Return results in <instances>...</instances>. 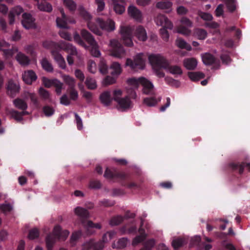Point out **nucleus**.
<instances>
[{"label": "nucleus", "mask_w": 250, "mask_h": 250, "mask_svg": "<svg viewBox=\"0 0 250 250\" xmlns=\"http://www.w3.org/2000/svg\"><path fill=\"white\" fill-rule=\"evenodd\" d=\"M42 45L44 48L51 50V54L57 62L64 59L60 53L62 50L69 53L72 55L77 54L76 48L74 46L62 41L58 42L52 41H45L43 42Z\"/></svg>", "instance_id": "obj_1"}, {"label": "nucleus", "mask_w": 250, "mask_h": 250, "mask_svg": "<svg viewBox=\"0 0 250 250\" xmlns=\"http://www.w3.org/2000/svg\"><path fill=\"white\" fill-rule=\"evenodd\" d=\"M104 176L106 179H118L122 186L128 188L138 189L140 188V185L133 181L130 174L119 171L115 168L109 169L107 167Z\"/></svg>", "instance_id": "obj_2"}, {"label": "nucleus", "mask_w": 250, "mask_h": 250, "mask_svg": "<svg viewBox=\"0 0 250 250\" xmlns=\"http://www.w3.org/2000/svg\"><path fill=\"white\" fill-rule=\"evenodd\" d=\"M96 21V23L88 21L87 26L92 32L97 35H102L101 30L112 31L115 29V22L111 20L104 21L101 18H97Z\"/></svg>", "instance_id": "obj_3"}, {"label": "nucleus", "mask_w": 250, "mask_h": 250, "mask_svg": "<svg viewBox=\"0 0 250 250\" xmlns=\"http://www.w3.org/2000/svg\"><path fill=\"white\" fill-rule=\"evenodd\" d=\"M69 234L67 230H62L61 227L56 226L53 232L48 234L45 238V244L47 250H52L57 240H65Z\"/></svg>", "instance_id": "obj_4"}, {"label": "nucleus", "mask_w": 250, "mask_h": 250, "mask_svg": "<svg viewBox=\"0 0 250 250\" xmlns=\"http://www.w3.org/2000/svg\"><path fill=\"white\" fill-rule=\"evenodd\" d=\"M128 84L137 88L139 84L143 86V93L146 95H152L154 86L151 82L144 77L138 79L133 78L127 80Z\"/></svg>", "instance_id": "obj_5"}, {"label": "nucleus", "mask_w": 250, "mask_h": 250, "mask_svg": "<svg viewBox=\"0 0 250 250\" xmlns=\"http://www.w3.org/2000/svg\"><path fill=\"white\" fill-rule=\"evenodd\" d=\"M75 212L76 214L81 217L82 224L86 228H96L98 229L101 228V225L100 224H95L91 221L86 220L89 216V212L86 209L78 207L75 208Z\"/></svg>", "instance_id": "obj_6"}, {"label": "nucleus", "mask_w": 250, "mask_h": 250, "mask_svg": "<svg viewBox=\"0 0 250 250\" xmlns=\"http://www.w3.org/2000/svg\"><path fill=\"white\" fill-rule=\"evenodd\" d=\"M14 104L18 109L22 110L21 112H19L15 110L11 111L10 114L12 118L15 119L16 121L20 122L23 120L22 117L28 114V112L25 111L27 108V104L23 100L17 98L13 101Z\"/></svg>", "instance_id": "obj_7"}, {"label": "nucleus", "mask_w": 250, "mask_h": 250, "mask_svg": "<svg viewBox=\"0 0 250 250\" xmlns=\"http://www.w3.org/2000/svg\"><path fill=\"white\" fill-rule=\"evenodd\" d=\"M82 38L91 46V54L95 57H99L100 56V52L98 49V46L93 36L86 30L83 29L81 32Z\"/></svg>", "instance_id": "obj_8"}, {"label": "nucleus", "mask_w": 250, "mask_h": 250, "mask_svg": "<svg viewBox=\"0 0 250 250\" xmlns=\"http://www.w3.org/2000/svg\"><path fill=\"white\" fill-rule=\"evenodd\" d=\"M148 60L153 68L167 67L168 61L160 54H151L148 57Z\"/></svg>", "instance_id": "obj_9"}, {"label": "nucleus", "mask_w": 250, "mask_h": 250, "mask_svg": "<svg viewBox=\"0 0 250 250\" xmlns=\"http://www.w3.org/2000/svg\"><path fill=\"white\" fill-rule=\"evenodd\" d=\"M132 32L133 29L129 26H120V33L121 39L124 44L128 47H131L133 44L132 40Z\"/></svg>", "instance_id": "obj_10"}, {"label": "nucleus", "mask_w": 250, "mask_h": 250, "mask_svg": "<svg viewBox=\"0 0 250 250\" xmlns=\"http://www.w3.org/2000/svg\"><path fill=\"white\" fill-rule=\"evenodd\" d=\"M111 54L112 56L120 58L125 55V51L121 43L117 40H111L110 42Z\"/></svg>", "instance_id": "obj_11"}, {"label": "nucleus", "mask_w": 250, "mask_h": 250, "mask_svg": "<svg viewBox=\"0 0 250 250\" xmlns=\"http://www.w3.org/2000/svg\"><path fill=\"white\" fill-rule=\"evenodd\" d=\"M142 56L143 54H138L135 56L133 61L130 59H127L126 61V65L135 70L143 69L145 64Z\"/></svg>", "instance_id": "obj_12"}, {"label": "nucleus", "mask_w": 250, "mask_h": 250, "mask_svg": "<svg viewBox=\"0 0 250 250\" xmlns=\"http://www.w3.org/2000/svg\"><path fill=\"white\" fill-rule=\"evenodd\" d=\"M6 89L7 94L14 98L20 92L21 86L18 81L10 79L6 83Z\"/></svg>", "instance_id": "obj_13"}, {"label": "nucleus", "mask_w": 250, "mask_h": 250, "mask_svg": "<svg viewBox=\"0 0 250 250\" xmlns=\"http://www.w3.org/2000/svg\"><path fill=\"white\" fill-rule=\"evenodd\" d=\"M141 219V224L140 228L138 229V232L139 233V235H137L132 241V245L134 246H136L138 245L139 243H141L145 241L146 239L147 234L146 233L145 230L143 228L144 225V219L142 217L140 218Z\"/></svg>", "instance_id": "obj_14"}, {"label": "nucleus", "mask_w": 250, "mask_h": 250, "mask_svg": "<svg viewBox=\"0 0 250 250\" xmlns=\"http://www.w3.org/2000/svg\"><path fill=\"white\" fill-rule=\"evenodd\" d=\"M155 21L157 25L162 26V28L166 27L171 29L173 27L172 23L169 21L167 17L163 15H158L155 19Z\"/></svg>", "instance_id": "obj_15"}, {"label": "nucleus", "mask_w": 250, "mask_h": 250, "mask_svg": "<svg viewBox=\"0 0 250 250\" xmlns=\"http://www.w3.org/2000/svg\"><path fill=\"white\" fill-rule=\"evenodd\" d=\"M23 20L21 21L23 26L26 29L33 28L35 26V19L32 15L27 13H24L22 14Z\"/></svg>", "instance_id": "obj_16"}, {"label": "nucleus", "mask_w": 250, "mask_h": 250, "mask_svg": "<svg viewBox=\"0 0 250 250\" xmlns=\"http://www.w3.org/2000/svg\"><path fill=\"white\" fill-rule=\"evenodd\" d=\"M91 249L102 250L103 249V245L101 242H97L93 239H90L83 245L82 250H90Z\"/></svg>", "instance_id": "obj_17"}, {"label": "nucleus", "mask_w": 250, "mask_h": 250, "mask_svg": "<svg viewBox=\"0 0 250 250\" xmlns=\"http://www.w3.org/2000/svg\"><path fill=\"white\" fill-rule=\"evenodd\" d=\"M202 61L204 64L207 65H210L214 64L215 69H217L219 65V61L217 60L216 58L211 54L206 53L202 56Z\"/></svg>", "instance_id": "obj_18"}, {"label": "nucleus", "mask_w": 250, "mask_h": 250, "mask_svg": "<svg viewBox=\"0 0 250 250\" xmlns=\"http://www.w3.org/2000/svg\"><path fill=\"white\" fill-rule=\"evenodd\" d=\"M37 79L36 73L32 70L25 71L22 75L23 81L27 84H31Z\"/></svg>", "instance_id": "obj_19"}, {"label": "nucleus", "mask_w": 250, "mask_h": 250, "mask_svg": "<svg viewBox=\"0 0 250 250\" xmlns=\"http://www.w3.org/2000/svg\"><path fill=\"white\" fill-rule=\"evenodd\" d=\"M5 43H6L5 42H0V50L3 52V56L5 59L12 57L14 54L18 52V48L15 46H13L11 49H2L1 47L4 46Z\"/></svg>", "instance_id": "obj_20"}, {"label": "nucleus", "mask_w": 250, "mask_h": 250, "mask_svg": "<svg viewBox=\"0 0 250 250\" xmlns=\"http://www.w3.org/2000/svg\"><path fill=\"white\" fill-rule=\"evenodd\" d=\"M134 33L135 36L140 41L145 42L147 38L146 31L144 27L141 25H139L136 28Z\"/></svg>", "instance_id": "obj_21"}, {"label": "nucleus", "mask_w": 250, "mask_h": 250, "mask_svg": "<svg viewBox=\"0 0 250 250\" xmlns=\"http://www.w3.org/2000/svg\"><path fill=\"white\" fill-rule=\"evenodd\" d=\"M100 100L104 105H109L113 101V99L111 96L110 92L109 91H105L101 93L100 96Z\"/></svg>", "instance_id": "obj_22"}, {"label": "nucleus", "mask_w": 250, "mask_h": 250, "mask_svg": "<svg viewBox=\"0 0 250 250\" xmlns=\"http://www.w3.org/2000/svg\"><path fill=\"white\" fill-rule=\"evenodd\" d=\"M117 103L120 107L123 109H126L132 107V102L128 96L120 98Z\"/></svg>", "instance_id": "obj_23"}, {"label": "nucleus", "mask_w": 250, "mask_h": 250, "mask_svg": "<svg viewBox=\"0 0 250 250\" xmlns=\"http://www.w3.org/2000/svg\"><path fill=\"white\" fill-rule=\"evenodd\" d=\"M110 73L113 76L117 77L122 72V68L120 63L117 62H113L109 68Z\"/></svg>", "instance_id": "obj_24"}, {"label": "nucleus", "mask_w": 250, "mask_h": 250, "mask_svg": "<svg viewBox=\"0 0 250 250\" xmlns=\"http://www.w3.org/2000/svg\"><path fill=\"white\" fill-rule=\"evenodd\" d=\"M128 12L131 17L136 20H140L141 19V12L136 7L134 6H130L128 8Z\"/></svg>", "instance_id": "obj_25"}, {"label": "nucleus", "mask_w": 250, "mask_h": 250, "mask_svg": "<svg viewBox=\"0 0 250 250\" xmlns=\"http://www.w3.org/2000/svg\"><path fill=\"white\" fill-rule=\"evenodd\" d=\"M247 167L248 170L250 172V162H238L235 163V172H237L240 175L243 173L244 168Z\"/></svg>", "instance_id": "obj_26"}, {"label": "nucleus", "mask_w": 250, "mask_h": 250, "mask_svg": "<svg viewBox=\"0 0 250 250\" xmlns=\"http://www.w3.org/2000/svg\"><path fill=\"white\" fill-rule=\"evenodd\" d=\"M183 64L187 69L193 70L197 66V62L194 58L186 59L184 60Z\"/></svg>", "instance_id": "obj_27"}, {"label": "nucleus", "mask_w": 250, "mask_h": 250, "mask_svg": "<svg viewBox=\"0 0 250 250\" xmlns=\"http://www.w3.org/2000/svg\"><path fill=\"white\" fill-rule=\"evenodd\" d=\"M62 18L61 19L60 18L58 17L56 19V23L58 27L61 28H67V17L65 15L63 10L62 9L60 11Z\"/></svg>", "instance_id": "obj_28"}, {"label": "nucleus", "mask_w": 250, "mask_h": 250, "mask_svg": "<svg viewBox=\"0 0 250 250\" xmlns=\"http://www.w3.org/2000/svg\"><path fill=\"white\" fill-rule=\"evenodd\" d=\"M115 234L116 232L114 231H107L103 235L102 239L97 241V242H101L103 245L104 249L105 244L108 242L111 239H112Z\"/></svg>", "instance_id": "obj_29"}, {"label": "nucleus", "mask_w": 250, "mask_h": 250, "mask_svg": "<svg viewBox=\"0 0 250 250\" xmlns=\"http://www.w3.org/2000/svg\"><path fill=\"white\" fill-rule=\"evenodd\" d=\"M165 69L168 70L171 74L173 75H181L183 74V71L180 66L176 65H170L168 62L167 67Z\"/></svg>", "instance_id": "obj_30"}, {"label": "nucleus", "mask_w": 250, "mask_h": 250, "mask_svg": "<svg viewBox=\"0 0 250 250\" xmlns=\"http://www.w3.org/2000/svg\"><path fill=\"white\" fill-rule=\"evenodd\" d=\"M16 58L17 61L21 65H23L28 64L30 62L29 58L21 52H19L17 54Z\"/></svg>", "instance_id": "obj_31"}, {"label": "nucleus", "mask_w": 250, "mask_h": 250, "mask_svg": "<svg viewBox=\"0 0 250 250\" xmlns=\"http://www.w3.org/2000/svg\"><path fill=\"white\" fill-rule=\"evenodd\" d=\"M188 76L192 81H198L200 79H204L205 74L201 72H189Z\"/></svg>", "instance_id": "obj_32"}, {"label": "nucleus", "mask_w": 250, "mask_h": 250, "mask_svg": "<svg viewBox=\"0 0 250 250\" xmlns=\"http://www.w3.org/2000/svg\"><path fill=\"white\" fill-rule=\"evenodd\" d=\"M124 220V217L122 215L113 216L109 220V224L111 226H118L121 224Z\"/></svg>", "instance_id": "obj_33"}, {"label": "nucleus", "mask_w": 250, "mask_h": 250, "mask_svg": "<svg viewBox=\"0 0 250 250\" xmlns=\"http://www.w3.org/2000/svg\"><path fill=\"white\" fill-rule=\"evenodd\" d=\"M39 94L41 98L45 101L50 102L51 96L48 91L45 89L43 87H40L39 89Z\"/></svg>", "instance_id": "obj_34"}, {"label": "nucleus", "mask_w": 250, "mask_h": 250, "mask_svg": "<svg viewBox=\"0 0 250 250\" xmlns=\"http://www.w3.org/2000/svg\"><path fill=\"white\" fill-rule=\"evenodd\" d=\"M176 44L177 46L181 49H186L188 51L191 50V47L190 44H188L182 38H178L176 40Z\"/></svg>", "instance_id": "obj_35"}, {"label": "nucleus", "mask_w": 250, "mask_h": 250, "mask_svg": "<svg viewBox=\"0 0 250 250\" xmlns=\"http://www.w3.org/2000/svg\"><path fill=\"white\" fill-rule=\"evenodd\" d=\"M120 231L122 234H136L137 233V227L135 226H132L128 228L126 225H125L121 228Z\"/></svg>", "instance_id": "obj_36"}, {"label": "nucleus", "mask_w": 250, "mask_h": 250, "mask_svg": "<svg viewBox=\"0 0 250 250\" xmlns=\"http://www.w3.org/2000/svg\"><path fill=\"white\" fill-rule=\"evenodd\" d=\"M160 101V98L157 99L154 97H147L144 99V103L148 106H153L157 104Z\"/></svg>", "instance_id": "obj_37"}, {"label": "nucleus", "mask_w": 250, "mask_h": 250, "mask_svg": "<svg viewBox=\"0 0 250 250\" xmlns=\"http://www.w3.org/2000/svg\"><path fill=\"white\" fill-rule=\"evenodd\" d=\"M42 66L44 70L48 72H51L53 70L51 63L46 58H43L41 61Z\"/></svg>", "instance_id": "obj_38"}, {"label": "nucleus", "mask_w": 250, "mask_h": 250, "mask_svg": "<svg viewBox=\"0 0 250 250\" xmlns=\"http://www.w3.org/2000/svg\"><path fill=\"white\" fill-rule=\"evenodd\" d=\"M172 246L175 250H178L179 248L183 247L185 244V239L182 238H177L172 242Z\"/></svg>", "instance_id": "obj_39"}, {"label": "nucleus", "mask_w": 250, "mask_h": 250, "mask_svg": "<svg viewBox=\"0 0 250 250\" xmlns=\"http://www.w3.org/2000/svg\"><path fill=\"white\" fill-rule=\"evenodd\" d=\"M156 6L158 8L169 11L172 6V3L169 1H160L157 3Z\"/></svg>", "instance_id": "obj_40"}, {"label": "nucleus", "mask_w": 250, "mask_h": 250, "mask_svg": "<svg viewBox=\"0 0 250 250\" xmlns=\"http://www.w3.org/2000/svg\"><path fill=\"white\" fill-rule=\"evenodd\" d=\"M63 80L65 83L68 85L69 89L73 88L75 87L76 82L73 78L65 75L63 76Z\"/></svg>", "instance_id": "obj_41"}, {"label": "nucleus", "mask_w": 250, "mask_h": 250, "mask_svg": "<svg viewBox=\"0 0 250 250\" xmlns=\"http://www.w3.org/2000/svg\"><path fill=\"white\" fill-rule=\"evenodd\" d=\"M85 83L87 88L89 89H94L97 87L95 80L90 77L86 78Z\"/></svg>", "instance_id": "obj_42"}, {"label": "nucleus", "mask_w": 250, "mask_h": 250, "mask_svg": "<svg viewBox=\"0 0 250 250\" xmlns=\"http://www.w3.org/2000/svg\"><path fill=\"white\" fill-rule=\"evenodd\" d=\"M195 34L199 40H204L207 36V31L201 28H197L195 30Z\"/></svg>", "instance_id": "obj_43"}, {"label": "nucleus", "mask_w": 250, "mask_h": 250, "mask_svg": "<svg viewBox=\"0 0 250 250\" xmlns=\"http://www.w3.org/2000/svg\"><path fill=\"white\" fill-rule=\"evenodd\" d=\"M53 86L55 87V91L58 95H61L63 83L57 79H55Z\"/></svg>", "instance_id": "obj_44"}, {"label": "nucleus", "mask_w": 250, "mask_h": 250, "mask_svg": "<svg viewBox=\"0 0 250 250\" xmlns=\"http://www.w3.org/2000/svg\"><path fill=\"white\" fill-rule=\"evenodd\" d=\"M42 111L46 117H50L55 113V109L51 106L45 105L42 107Z\"/></svg>", "instance_id": "obj_45"}, {"label": "nucleus", "mask_w": 250, "mask_h": 250, "mask_svg": "<svg viewBox=\"0 0 250 250\" xmlns=\"http://www.w3.org/2000/svg\"><path fill=\"white\" fill-rule=\"evenodd\" d=\"M81 235L82 232L81 230L75 231L72 233L70 239V243L72 246L75 245L76 241L81 236Z\"/></svg>", "instance_id": "obj_46"}, {"label": "nucleus", "mask_w": 250, "mask_h": 250, "mask_svg": "<svg viewBox=\"0 0 250 250\" xmlns=\"http://www.w3.org/2000/svg\"><path fill=\"white\" fill-rule=\"evenodd\" d=\"M64 5L71 11H74L76 9V4L72 0H64Z\"/></svg>", "instance_id": "obj_47"}, {"label": "nucleus", "mask_w": 250, "mask_h": 250, "mask_svg": "<svg viewBox=\"0 0 250 250\" xmlns=\"http://www.w3.org/2000/svg\"><path fill=\"white\" fill-rule=\"evenodd\" d=\"M40 231L37 228H33L29 230L28 237L29 239L33 240L39 237Z\"/></svg>", "instance_id": "obj_48"}, {"label": "nucleus", "mask_w": 250, "mask_h": 250, "mask_svg": "<svg viewBox=\"0 0 250 250\" xmlns=\"http://www.w3.org/2000/svg\"><path fill=\"white\" fill-rule=\"evenodd\" d=\"M155 245V242L153 239H149L144 244V247L140 250H151Z\"/></svg>", "instance_id": "obj_49"}, {"label": "nucleus", "mask_w": 250, "mask_h": 250, "mask_svg": "<svg viewBox=\"0 0 250 250\" xmlns=\"http://www.w3.org/2000/svg\"><path fill=\"white\" fill-rule=\"evenodd\" d=\"M177 32L184 35H188L191 31L188 27L180 25L177 27Z\"/></svg>", "instance_id": "obj_50"}, {"label": "nucleus", "mask_w": 250, "mask_h": 250, "mask_svg": "<svg viewBox=\"0 0 250 250\" xmlns=\"http://www.w3.org/2000/svg\"><path fill=\"white\" fill-rule=\"evenodd\" d=\"M165 80L167 83L171 86H174L175 87H178L180 84L179 81L175 80L171 77H167L165 78Z\"/></svg>", "instance_id": "obj_51"}, {"label": "nucleus", "mask_w": 250, "mask_h": 250, "mask_svg": "<svg viewBox=\"0 0 250 250\" xmlns=\"http://www.w3.org/2000/svg\"><path fill=\"white\" fill-rule=\"evenodd\" d=\"M79 11L80 15L83 19L87 21L90 20L91 18V15L83 7H80Z\"/></svg>", "instance_id": "obj_52"}, {"label": "nucleus", "mask_w": 250, "mask_h": 250, "mask_svg": "<svg viewBox=\"0 0 250 250\" xmlns=\"http://www.w3.org/2000/svg\"><path fill=\"white\" fill-rule=\"evenodd\" d=\"M99 70L103 74H106L108 72V66L104 60H101L99 63Z\"/></svg>", "instance_id": "obj_53"}, {"label": "nucleus", "mask_w": 250, "mask_h": 250, "mask_svg": "<svg viewBox=\"0 0 250 250\" xmlns=\"http://www.w3.org/2000/svg\"><path fill=\"white\" fill-rule=\"evenodd\" d=\"M224 5L219 4L215 10V15L217 17H223L224 16Z\"/></svg>", "instance_id": "obj_54"}, {"label": "nucleus", "mask_w": 250, "mask_h": 250, "mask_svg": "<svg viewBox=\"0 0 250 250\" xmlns=\"http://www.w3.org/2000/svg\"><path fill=\"white\" fill-rule=\"evenodd\" d=\"M167 29V28L164 27L161 28L160 29V33L161 37L165 41H167L169 39V34Z\"/></svg>", "instance_id": "obj_55"}, {"label": "nucleus", "mask_w": 250, "mask_h": 250, "mask_svg": "<svg viewBox=\"0 0 250 250\" xmlns=\"http://www.w3.org/2000/svg\"><path fill=\"white\" fill-rule=\"evenodd\" d=\"M28 94L29 98L34 105L36 107H39L40 105V102L37 95L35 93H30Z\"/></svg>", "instance_id": "obj_56"}, {"label": "nucleus", "mask_w": 250, "mask_h": 250, "mask_svg": "<svg viewBox=\"0 0 250 250\" xmlns=\"http://www.w3.org/2000/svg\"><path fill=\"white\" fill-rule=\"evenodd\" d=\"M228 11L232 12L234 11V0H225Z\"/></svg>", "instance_id": "obj_57"}, {"label": "nucleus", "mask_w": 250, "mask_h": 250, "mask_svg": "<svg viewBox=\"0 0 250 250\" xmlns=\"http://www.w3.org/2000/svg\"><path fill=\"white\" fill-rule=\"evenodd\" d=\"M199 16L204 21H211L213 19L212 16L208 13L200 12Z\"/></svg>", "instance_id": "obj_58"}, {"label": "nucleus", "mask_w": 250, "mask_h": 250, "mask_svg": "<svg viewBox=\"0 0 250 250\" xmlns=\"http://www.w3.org/2000/svg\"><path fill=\"white\" fill-rule=\"evenodd\" d=\"M59 35L61 38L66 40L71 41L72 40V37L71 35L65 30H60L59 32Z\"/></svg>", "instance_id": "obj_59"}, {"label": "nucleus", "mask_w": 250, "mask_h": 250, "mask_svg": "<svg viewBox=\"0 0 250 250\" xmlns=\"http://www.w3.org/2000/svg\"><path fill=\"white\" fill-rule=\"evenodd\" d=\"M96 63L94 61H89L87 63V69L91 73H95L96 70Z\"/></svg>", "instance_id": "obj_60"}, {"label": "nucleus", "mask_w": 250, "mask_h": 250, "mask_svg": "<svg viewBox=\"0 0 250 250\" xmlns=\"http://www.w3.org/2000/svg\"><path fill=\"white\" fill-rule=\"evenodd\" d=\"M69 90V95L71 100L76 101L78 97V93L75 89V87L73 88H70Z\"/></svg>", "instance_id": "obj_61"}, {"label": "nucleus", "mask_w": 250, "mask_h": 250, "mask_svg": "<svg viewBox=\"0 0 250 250\" xmlns=\"http://www.w3.org/2000/svg\"><path fill=\"white\" fill-rule=\"evenodd\" d=\"M89 186L92 188L99 189L101 188L102 184L98 180H91L89 183Z\"/></svg>", "instance_id": "obj_62"}, {"label": "nucleus", "mask_w": 250, "mask_h": 250, "mask_svg": "<svg viewBox=\"0 0 250 250\" xmlns=\"http://www.w3.org/2000/svg\"><path fill=\"white\" fill-rule=\"evenodd\" d=\"M118 248L124 249L126 246L127 243V239L126 238H122L118 241Z\"/></svg>", "instance_id": "obj_63"}, {"label": "nucleus", "mask_w": 250, "mask_h": 250, "mask_svg": "<svg viewBox=\"0 0 250 250\" xmlns=\"http://www.w3.org/2000/svg\"><path fill=\"white\" fill-rule=\"evenodd\" d=\"M114 9L115 12L119 14H122L125 10L124 6L118 3L114 4Z\"/></svg>", "instance_id": "obj_64"}]
</instances>
